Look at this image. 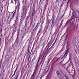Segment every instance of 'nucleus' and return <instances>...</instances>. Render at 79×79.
<instances>
[{"instance_id":"nucleus-47","label":"nucleus","mask_w":79,"mask_h":79,"mask_svg":"<svg viewBox=\"0 0 79 79\" xmlns=\"http://www.w3.org/2000/svg\"><path fill=\"white\" fill-rule=\"evenodd\" d=\"M30 54H31V53H30ZM30 55H31V54H30Z\"/></svg>"},{"instance_id":"nucleus-37","label":"nucleus","mask_w":79,"mask_h":79,"mask_svg":"<svg viewBox=\"0 0 79 79\" xmlns=\"http://www.w3.org/2000/svg\"><path fill=\"white\" fill-rule=\"evenodd\" d=\"M60 57L58 59V60H60Z\"/></svg>"},{"instance_id":"nucleus-26","label":"nucleus","mask_w":79,"mask_h":79,"mask_svg":"<svg viewBox=\"0 0 79 79\" xmlns=\"http://www.w3.org/2000/svg\"><path fill=\"white\" fill-rule=\"evenodd\" d=\"M14 32H15L14 30L13 31V32L12 33V37H13V35H14Z\"/></svg>"},{"instance_id":"nucleus-22","label":"nucleus","mask_w":79,"mask_h":79,"mask_svg":"<svg viewBox=\"0 0 79 79\" xmlns=\"http://www.w3.org/2000/svg\"><path fill=\"white\" fill-rule=\"evenodd\" d=\"M74 15H73L72 16V17H71V19H72V20H73V19H74Z\"/></svg>"},{"instance_id":"nucleus-12","label":"nucleus","mask_w":79,"mask_h":79,"mask_svg":"<svg viewBox=\"0 0 79 79\" xmlns=\"http://www.w3.org/2000/svg\"><path fill=\"white\" fill-rule=\"evenodd\" d=\"M49 47H50V46H49L47 48V50L46 51V52H45V53H48V51L49 50V49L48 50V48H49Z\"/></svg>"},{"instance_id":"nucleus-9","label":"nucleus","mask_w":79,"mask_h":79,"mask_svg":"<svg viewBox=\"0 0 79 79\" xmlns=\"http://www.w3.org/2000/svg\"><path fill=\"white\" fill-rule=\"evenodd\" d=\"M18 66H17L16 69H15V70L14 72V74L12 75V76L11 77V78H12L13 77V76H15V74H16V71H17V69H18Z\"/></svg>"},{"instance_id":"nucleus-30","label":"nucleus","mask_w":79,"mask_h":79,"mask_svg":"<svg viewBox=\"0 0 79 79\" xmlns=\"http://www.w3.org/2000/svg\"><path fill=\"white\" fill-rule=\"evenodd\" d=\"M64 14L62 16V17L61 18H61H62L63 17V16H64Z\"/></svg>"},{"instance_id":"nucleus-6","label":"nucleus","mask_w":79,"mask_h":79,"mask_svg":"<svg viewBox=\"0 0 79 79\" xmlns=\"http://www.w3.org/2000/svg\"><path fill=\"white\" fill-rule=\"evenodd\" d=\"M25 16L24 15H22V16H21V19H20L21 21H23L25 18Z\"/></svg>"},{"instance_id":"nucleus-23","label":"nucleus","mask_w":79,"mask_h":79,"mask_svg":"<svg viewBox=\"0 0 79 79\" xmlns=\"http://www.w3.org/2000/svg\"><path fill=\"white\" fill-rule=\"evenodd\" d=\"M56 74L57 75H60V73H58V71H57L56 72Z\"/></svg>"},{"instance_id":"nucleus-13","label":"nucleus","mask_w":79,"mask_h":79,"mask_svg":"<svg viewBox=\"0 0 79 79\" xmlns=\"http://www.w3.org/2000/svg\"><path fill=\"white\" fill-rule=\"evenodd\" d=\"M38 65H39V63L37 62V63L36 64V65L35 67V70H37V67H38Z\"/></svg>"},{"instance_id":"nucleus-5","label":"nucleus","mask_w":79,"mask_h":79,"mask_svg":"<svg viewBox=\"0 0 79 79\" xmlns=\"http://www.w3.org/2000/svg\"><path fill=\"white\" fill-rule=\"evenodd\" d=\"M31 13H32V16H34V15H35V8H33L32 9V11Z\"/></svg>"},{"instance_id":"nucleus-28","label":"nucleus","mask_w":79,"mask_h":79,"mask_svg":"<svg viewBox=\"0 0 79 79\" xmlns=\"http://www.w3.org/2000/svg\"><path fill=\"white\" fill-rule=\"evenodd\" d=\"M35 60V58H34L32 59V61H33V62H34Z\"/></svg>"},{"instance_id":"nucleus-31","label":"nucleus","mask_w":79,"mask_h":79,"mask_svg":"<svg viewBox=\"0 0 79 79\" xmlns=\"http://www.w3.org/2000/svg\"><path fill=\"white\" fill-rule=\"evenodd\" d=\"M11 2H10V3H14V2H13V0H11Z\"/></svg>"},{"instance_id":"nucleus-16","label":"nucleus","mask_w":79,"mask_h":79,"mask_svg":"<svg viewBox=\"0 0 79 79\" xmlns=\"http://www.w3.org/2000/svg\"><path fill=\"white\" fill-rule=\"evenodd\" d=\"M18 16H19V14H18L17 15L16 17V21H18V19H18Z\"/></svg>"},{"instance_id":"nucleus-39","label":"nucleus","mask_w":79,"mask_h":79,"mask_svg":"<svg viewBox=\"0 0 79 79\" xmlns=\"http://www.w3.org/2000/svg\"><path fill=\"white\" fill-rule=\"evenodd\" d=\"M5 70H3V73H5Z\"/></svg>"},{"instance_id":"nucleus-8","label":"nucleus","mask_w":79,"mask_h":79,"mask_svg":"<svg viewBox=\"0 0 79 79\" xmlns=\"http://www.w3.org/2000/svg\"><path fill=\"white\" fill-rule=\"evenodd\" d=\"M42 32V26H41V28L39 29V30L38 31V34H40Z\"/></svg>"},{"instance_id":"nucleus-1","label":"nucleus","mask_w":79,"mask_h":79,"mask_svg":"<svg viewBox=\"0 0 79 79\" xmlns=\"http://www.w3.org/2000/svg\"><path fill=\"white\" fill-rule=\"evenodd\" d=\"M15 5H16L17 3V6L15 7V9L14 10V12L13 13L12 18L10 19V21L13 19V18L15 17V14H16V10H17V11L18 13H19V7H20V3L19 2V0H15Z\"/></svg>"},{"instance_id":"nucleus-29","label":"nucleus","mask_w":79,"mask_h":79,"mask_svg":"<svg viewBox=\"0 0 79 79\" xmlns=\"http://www.w3.org/2000/svg\"><path fill=\"white\" fill-rule=\"evenodd\" d=\"M22 25V23H20V24L19 25V27H21Z\"/></svg>"},{"instance_id":"nucleus-21","label":"nucleus","mask_w":79,"mask_h":79,"mask_svg":"<svg viewBox=\"0 0 79 79\" xmlns=\"http://www.w3.org/2000/svg\"><path fill=\"white\" fill-rule=\"evenodd\" d=\"M64 76H65V77L66 79H69L68 77L67 76H66L65 75Z\"/></svg>"},{"instance_id":"nucleus-3","label":"nucleus","mask_w":79,"mask_h":79,"mask_svg":"<svg viewBox=\"0 0 79 79\" xmlns=\"http://www.w3.org/2000/svg\"><path fill=\"white\" fill-rule=\"evenodd\" d=\"M69 52V49L68 48H67L66 50V52L65 53L61 58V60H62V59H63L61 60V62L59 63L60 64V63H62V62H63V61H64V60L65 58H66V56H67V55H68V54Z\"/></svg>"},{"instance_id":"nucleus-14","label":"nucleus","mask_w":79,"mask_h":79,"mask_svg":"<svg viewBox=\"0 0 79 79\" xmlns=\"http://www.w3.org/2000/svg\"><path fill=\"white\" fill-rule=\"evenodd\" d=\"M27 1V0H24L23 2V5H25Z\"/></svg>"},{"instance_id":"nucleus-27","label":"nucleus","mask_w":79,"mask_h":79,"mask_svg":"<svg viewBox=\"0 0 79 79\" xmlns=\"http://www.w3.org/2000/svg\"><path fill=\"white\" fill-rule=\"evenodd\" d=\"M50 69L49 68H48V69L47 70V71H46V73H47L48 71H49V69Z\"/></svg>"},{"instance_id":"nucleus-25","label":"nucleus","mask_w":79,"mask_h":79,"mask_svg":"<svg viewBox=\"0 0 79 79\" xmlns=\"http://www.w3.org/2000/svg\"><path fill=\"white\" fill-rule=\"evenodd\" d=\"M30 56H31V54L30 55V56L28 57V61H29V58H30Z\"/></svg>"},{"instance_id":"nucleus-36","label":"nucleus","mask_w":79,"mask_h":79,"mask_svg":"<svg viewBox=\"0 0 79 79\" xmlns=\"http://www.w3.org/2000/svg\"><path fill=\"white\" fill-rule=\"evenodd\" d=\"M31 61V58H30V61H29V63H30V62Z\"/></svg>"},{"instance_id":"nucleus-24","label":"nucleus","mask_w":79,"mask_h":79,"mask_svg":"<svg viewBox=\"0 0 79 79\" xmlns=\"http://www.w3.org/2000/svg\"><path fill=\"white\" fill-rule=\"evenodd\" d=\"M2 29H1V35L2 36Z\"/></svg>"},{"instance_id":"nucleus-35","label":"nucleus","mask_w":79,"mask_h":79,"mask_svg":"<svg viewBox=\"0 0 79 79\" xmlns=\"http://www.w3.org/2000/svg\"><path fill=\"white\" fill-rule=\"evenodd\" d=\"M62 26V24H60V26L59 27H61Z\"/></svg>"},{"instance_id":"nucleus-42","label":"nucleus","mask_w":79,"mask_h":79,"mask_svg":"<svg viewBox=\"0 0 79 79\" xmlns=\"http://www.w3.org/2000/svg\"><path fill=\"white\" fill-rule=\"evenodd\" d=\"M14 12H15V11H14V12H12V13H14Z\"/></svg>"},{"instance_id":"nucleus-19","label":"nucleus","mask_w":79,"mask_h":79,"mask_svg":"<svg viewBox=\"0 0 79 79\" xmlns=\"http://www.w3.org/2000/svg\"><path fill=\"white\" fill-rule=\"evenodd\" d=\"M37 29H38V27H35L34 28V29L33 30L34 31H36Z\"/></svg>"},{"instance_id":"nucleus-7","label":"nucleus","mask_w":79,"mask_h":79,"mask_svg":"<svg viewBox=\"0 0 79 79\" xmlns=\"http://www.w3.org/2000/svg\"><path fill=\"white\" fill-rule=\"evenodd\" d=\"M56 40H57V38H56V39L55 41H54V43H53V44L52 45L51 47L49 49V50H50L52 48V47H53L54 45H55V43H56Z\"/></svg>"},{"instance_id":"nucleus-11","label":"nucleus","mask_w":79,"mask_h":79,"mask_svg":"<svg viewBox=\"0 0 79 79\" xmlns=\"http://www.w3.org/2000/svg\"><path fill=\"white\" fill-rule=\"evenodd\" d=\"M70 21H71V19H70V20H68L66 23L64 27H65V26H66V25H67V24H68V23H69V22H70Z\"/></svg>"},{"instance_id":"nucleus-32","label":"nucleus","mask_w":79,"mask_h":79,"mask_svg":"<svg viewBox=\"0 0 79 79\" xmlns=\"http://www.w3.org/2000/svg\"><path fill=\"white\" fill-rule=\"evenodd\" d=\"M38 24H39V23H38L37 24V25L36 26V27H38Z\"/></svg>"},{"instance_id":"nucleus-18","label":"nucleus","mask_w":79,"mask_h":79,"mask_svg":"<svg viewBox=\"0 0 79 79\" xmlns=\"http://www.w3.org/2000/svg\"><path fill=\"white\" fill-rule=\"evenodd\" d=\"M50 42H51V41H49L48 44H47V47H48L49 46V45H50Z\"/></svg>"},{"instance_id":"nucleus-44","label":"nucleus","mask_w":79,"mask_h":79,"mask_svg":"<svg viewBox=\"0 0 79 79\" xmlns=\"http://www.w3.org/2000/svg\"><path fill=\"white\" fill-rule=\"evenodd\" d=\"M16 54L17 55V54H18V53L16 52Z\"/></svg>"},{"instance_id":"nucleus-15","label":"nucleus","mask_w":79,"mask_h":79,"mask_svg":"<svg viewBox=\"0 0 79 79\" xmlns=\"http://www.w3.org/2000/svg\"><path fill=\"white\" fill-rule=\"evenodd\" d=\"M15 77H16L15 79H18V77H19V74H16V75L15 76Z\"/></svg>"},{"instance_id":"nucleus-38","label":"nucleus","mask_w":79,"mask_h":79,"mask_svg":"<svg viewBox=\"0 0 79 79\" xmlns=\"http://www.w3.org/2000/svg\"><path fill=\"white\" fill-rule=\"evenodd\" d=\"M70 0H69V1H68V3L69 2V1H70Z\"/></svg>"},{"instance_id":"nucleus-41","label":"nucleus","mask_w":79,"mask_h":79,"mask_svg":"<svg viewBox=\"0 0 79 79\" xmlns=\"http://www.w3.org/2000/svg\"><path fill=\"white\" fill-rule=\"evenodd\" d=\"M73 23H71V25H71H71H73Z\"/></svg>"},{"instance_id":"nucleus-4","label":"nucleus","mask_w":79,"mask_h":79,"mask_svg":"<svg viewBox=\"0 0 79 79\" xmlns=\"http://www.w3.org/2000/svg\"><path fill=\"white\" fill-rule=\"evenodd\" d=\"M37 70L35 69L34 70V71L31 76V77H33V79H34V78L35 77V76H36V74H37Z\"/></svg>"},{"instance_id":"nucleus-10","label":"nucleus","mask_w":79,"mask_h":79,"mask_svg":"<svg viewBox=\"0 0 79 79\" xmlns=\"http://www.w3.org/2000/svg\"><path fill=\"white\" fill-rule=\"evenodd\" d=\"M25 5H24V6H23V8H22V11H23V13H24V11H25Z\"/></svg>"},{"instance_id":"nucleus-43","label":"nucleus","mask_w":79,"mask_h":79,"mask_svg":"<svg viewBox=\"0 0 79 79\" xmlns=\"http://www.w3.org/2000/svg\"><path fill=\"white\" fill-rule=\"evenodd\" d=\"M14 12H15V11H14V12H12V13H14Z\"/></svg>"},{"instance_id":"nucleus-46","label":"nucleus","mask_w":79,"mask_h":79,"mask_svg":"<svg viewBox=\"0 0 79 79\" xmlns=\"http://www.w3.org/2000/svg\"><path fill=\"white\" fill-rule=\"evenodd\" d=\"M62 56V55L61 56V57Z\"/></svg>"},{"instance_id":"nucleus-2","label":"nucleus","mask_w":79,"mask_h":79,"mask_svg":"<svg viewBox=\"0 0 79 79\" xmlns=\"http://www.w3.org/2000/svg\"><path fill=\"white\" fill-rule=\"evenodd\" d=\"M69 67H70V65H69L66 69V70L71 76H72L73 77H74L76 75V71L72 70V71H70V69L69 68Z\"/></svg>"},{"instance_id":"nucleus-45","label":"nucleus","mask_w":79,"mask_h":79,"mask_svg":"<svg viewBox=\"0 0 79 79\" xmlns=\"http://www.w3.org/2000/svg\"><path fill=\"white\" fill-rule=\"evenodd\" d=\"M48 75L47 76V77H48Z\"/></svg>"},{"instance_id":"nucleus-20","label":"nucleus","mask_w":79,"mask_h":79,"mask_svg":"<svg viewBox=\"0 0 79 79\" xmlns=\"http://www.w3.org/2000/svg\"><path fill=\"white\" fill-rule=\"evenodd\" d=\"M29 52H28L27 55V58H28V56H29Z\"/></svg>"},{"instance_id":"nucleus-40","label":"nucleus","mask_w":79,"mask_h":79,"mask_svg":"<svg viewBox=\"0 0 79 79\" xmlns=\"http://www.w3.org/2000/svg\"><path fill=\"white\" fill-rule=\"evenodd\" d=\"M44 55L43 56V57H42V58H44Z\"/></svg>"},{"instance_id":"nucleus-34","label":"nucleus","mask_w":79,"mask_h":79,"mask_svg":"<svg viewBox=\"0 0 79 79\" xmlns=\"http://www.w3.org/2000/svg\"><path fill=\"white\" fill-rule=\"evenodd\" d=\"M75 52L76 53V54L77 53V51H76V50H75Z\"/></svg>"},{"instance_id":"nucleus-17","label":"nucleus","mask_w":79,"mask_h":79,"mask_svg":"<svg viewBox=\"0 0 79 79\" xmlns=\"http://www.w3.org/2000/svg\"><path fill=\"white\" fill-rule=\"evenodd\" d=\"M40 57H41V56H40L39 57V58L38 59V61L37 62V63H38L39 62V61L40 60Z\"/></svg>"},{"instance_id":"nucleus-33","label":"nucleus","mask_w":79,"mask_h":79,"mask_svg":"<svg viewBox=\"0 0 79 79\" xmlns=\"http://www.w3.org/2000/svg\"><path fill=\"white\" fill-rule=\"evenodd\" d=\"M54 23V20H52V24H53Z\"/></svg>"}]
</instances>
